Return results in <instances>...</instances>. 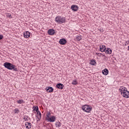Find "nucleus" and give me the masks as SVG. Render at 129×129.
Returning <instances> with one entry per match:
<instances>
[{"label":"nucleus","instance_id":"f257e3e1","mask_svg":"<svg viewBox=\"0 0 129 129\" xmlns=\"http://www.w3.org/2000/svg\"><path fill=\"white\" fill-rule=\"evenodd\" d=\"M4 66L5 68L8 69V70H14V71H18V69H17V67L11 62H5L4 63Z\"/></svg>","mask_w":129,"mask_h":129},{"label":"nucleus","instance_id":"f03ea898","mask_svg":"<svg viewBox=\"0 0 129 129\" xmlns=\"http://www.w3.org/2000/svg\"><path fill=\"white\" fill-rule=\"evenodd\" d=\"M66 20L65 19V18L62 17L61 16H56L55 19V22L58 23V24H63L65 23Z\"/></svg>","mask_w":129,"mask_h":129},{"label":"nucleus","instance_id":"7ed1b4c3","mask_svg":"<svg viewBox=\"0 0 129 129\" xmlns=\"http://www.w3.org/2000/svg\"><path fill=\"white\" fill-rule=\"evenodd\" d=\"M82 109L85 111V112L89 113L91 111L92 107L89 105H85L82 107Z\"/></svg>","mask_w":129,"mask_h":129},{"label":"nucleus","instance_id":"20e7f679","mask_svg":"<svg viewBox=\"0 0 129 129\" xmlns=\"http://www.w3.org/2000/svg\"><path fill=\"white\" fill-rule=\"evenodd\" d=\"M55 119L56 117H55V116L54 115L51 116L46 119L49 122H54Z\"/></svg>","mask_w":129,"mask_h":129},{"label":"nucleus","instance_id":"39448f33","mask_svg":"<svg viewBox=\"0 0 129 129\" xmlns=\"http://www.w3.org/2000/svg\"><path fill=\"white\" fill-rule=\"evenodd\" d=\"M122 96H123L125 98H129V92L126 90L125 92L122 93V94H121Z\"/></svg>","mask_w":129,"mask_h":129},{"label":"nucleus","instance_id":"423d86ee","mask_svg":"<svg viewBox=\"0 0 129 129\" xmlns=\"http://www.w3.org/2000/svg\"><path fill=\"white\" fill-rule=\"evenodd\" d=\"M60 45H65L67 43V40L65 38L60 39L58 42Z\"/></svg>","mask_w":129,"mask_h":129},{"label":"nucleus","instance_id":"0eeeda50","mask_svg":"<svg viewBox=\"0 0 129 129\" xmlns=\"http://www.w3.org/2000/svg\"><path fill=\"white\" fill-rule=\"evenodd\" d=\"M99 50L102 52H105V51H106V47L105 45H100Z\"/></svg>","mask_w":129,"mask_h":129},{"label":"nucleus","instance_id":"6e6552de","mask_svg":"<svg viewBox=\"0 0 129 129\" xmlns=\"http://www.w3.org/2000/svg\"><path fill=\"white\" fill-rule=\"evenodd\" d=\"M56 88H58V89H60V90H62V89L64 88V85L63 84L58 83L56 84Z\"/></svg>","mask_w":129,"mask_h":129},{"label":"nucleus","instance_id":"1a4fd4ad","mask_svg":"<svg viewBox=\"0 0 129 129\" xmlns=\"http://www.w3.org/2000/svg\"><path fill=\"white\" fill-rule=\"evenodd\" d=\"M71 9L72 11H74V12H77V11H78V6L73 5L71 6Z\"/></svg>","mask_w":129,"mask_h":129},{"label":"nucleus","instance_id":"9d476101","mask_svg":"<svg viewBox=\"0 0 129 129\" xmlns=\"http://www.w3.org/2000/svg\"><path fill=\"white\" fill-rule=\"evenodd\" d=\"M45 90L47 92H53L54 91V89L52 87H46Z\"/></svg>","mask_w":129,"mask_h":129},{"label":"nucleus","instance_id":"9b49d317","mask_svg":"<svg viewBox=\"0 0 129 129\" xmlns=\"http://www.w3.org/2000/svg\"><path fill=\"white\" fill-rule=\"evenodd\" d=\"M48 34L51 36L54 35L55 34V30L53 29H49L48 30Z\"/></svg>","mask_w":129,"mask_h":129},{"label":"nucleus","instance_id":"f8f14e48","mask_svg":"<svg viewBox=\"0 0 129 129\" xmlns=\"http://www.w3.org/2000/svg\"><path fill=\"white\" fill-rule=\"evenodd\" d=\"M126 88L124 87H121V88L119 89V91L121 92V94H122V93L126 91Z\"/></svg>","mask_w":129,"mask_h":129},{"label":"nucleus","instance_id":"ddd939ff","mask_svg":"<svg viewBox=\"0 0 129 129\" xmlns=\"http://www.w3.org/2000/svg\"><path fill=\"white\" fill-rule=\"evenodd\" d=\"M23 36L24 38H29L30 37V36H31V34L29 31H26V32H24L23 34Z\"/></svg>","mask_w":129,"mask_h":129},{"label":"nucleus","instance_id":"4468645a","mask_svg":"<svg viewBox=\"0 0 129 129\" xmlns=\"http://www.w3.org/2000/svg\"><path fill=\"white\" fill-rule=\"evenodd\" d=\"M102 73L103 74V75H108V70L107 69H105L102 71Z\"/></svg>","mask_w":129,"mask_h":129},{"label":"nucleus","instance_id":"2eb2a0df","mask_svg":"<svg viewBox=\"0 0 129 129\" xmlns=\"http://www.w3.org/2000/svg\"><path fill=\"white\" fill-rule=\"evenodd\" d=\"M75 39L76 41H80L82 40V36L81 35H77Z\"/></svg>","mask_w":129,"mask_h":129},{"label":"nucleus","instance_id":"dca6fc26","mask_svg":"<svg viewBox=\"0 0 129 129\" xmlns=\"http://www.w3.org/2000/svg\"><path fill=\"white\" fill-rule=\"evenodd\" d=\"M37 117L38 119H41V117H42V115L41 114V112L40 111H37Z\"/></svg>","mask_w":129,"mask_h":129},{"label":"nucleus","instance_id":"f3484780","mask_svg":"<svg viewBox=\"0 0 129 129\" xmlns=\"http://www.w3.org/2000/svg\"><path fill=\"white\" fill-rule=\"evenodd\" d=\"M105 52L107 54H111L112 50L110 48H108L107 49H106Z\"/></svg>","mask_w":129,"mask_h":129},{"label":"nucleus","instance_id":"a211bd4d","mask_svg":"<svg viewBox=\"0 0 129 129\" xmlns=\"http://www.w3.org/2000/svg\"><path fill=\"white\" fill-rule=\"evenodd\" d=\"M55 126L56 127H60L61 126V122L57 121L55 122Z\"/></svg>","mask_w":129,"mask_h":129},{"label":"nucleus","instance_id":"6ab92c4d","mask_svg":"<svg viewBox=\"0 0 129 129\" xmlns=\"http://www.w3.org/2000/svg\"><path fill=\"white\" fill-rule=\"evenodd\" d=\"M90 64L91 65H95V64H96V61L95 59L92 60L90 61Z\"/></svg>","mask_w":129,"mask_h":129},{"label":"nucleus","instance_id":"aec40b11","mask_svg":"<svg viewBox=\"0 0 129 129\" xmlns=\"http://www.w3.org/2000/svg\"><path fill=\"white\" fill-rule=\"evenodd\" d=\"M17 102L19 104H22V103H24V100H19L17 101Z\"/></svg>","mask_w":129,"mask_h":129},{"label":"nucleus","instance_id":"412c9836","mask_svg":"<svg viewBox=\"0 0 129 129\" xmlns=\"http://www.w3.org/2000/svg\"><path fill=\"white\" fill-rule=\"evenodd\" d=\"M72 84H73V85H77V80H74L73 81Z\"/></svg>","mask_w":129,"mask_h":129},{"label":"nucleus","instance_id":"4be33fe9","mask_svg":"<svg viewBox=\"0 0 129 129\" xmlns=\"http://www.w3.org/2000/svg\"><path fill=\"white\" fill-rule=\"evenodd\" d=\"M33 110L36 111V112H38V110H39V107H38V106L33 107Z\"/></svg>","mask_w":129,"mask_h":129},{"label":"nucleus","instance_id":"5701e85b","mask_svg":"<svg viewBox=\"0 0 129 129\" xmlns=\"http://www.w3.org/2000/svg\"><path fill=\"white\" fill-rule=\"evenodd\" d=\"M50 115H51V113L50 112H48L46 114V119L47 118H48L49 117H50Z\"/></svg>","mask_w":129,"mask_h":129},{"label":"nucleus","instance_id":"b1692460","mask_svg":"<svg viewBox=\"0 0 129 129\" xmlns=\"http://www.w3.org/2000/svg\"><path fill=\"white\" fill-rule=\"evenodd\" d=\"M14 111L15 113H19V112L20 111L18 109H15Z\"/></svg>","mask_w":129,"mask_h":129},{"label":"nucleus","instance_id":"393cba45","mask_svg":"<svg viewBox=\"0 0 129 129\" xmlns=\"http://www.w3.org/2000/svg\"><path fill=\"white\" fill-rule=\"evenodd\" d=\"M28 117H29L28 116H25L24 117V119L25 121H28Z\"/></svg>","mask_w":129,"mask_h":129},{"label":"nucleus","instance_id":"a878e982","mask_svg":"<svg viewBox=\"0 0 129 129\" xmlns=\"http://www.w3.org/2000/svg\"><path fill=\"white\" fill-rule=\"evenodd\" d=\"M25 126H26V128L29 129L28 122H25Z\"/></svg>","mask_w":129,"mask_h":129},{"label":"nucleus","instance_id":"bb28decb","mask_svg":"<svg viewBox=\"0 0 129 129\" xmlns=\"http://www.w3.org/2000/svg\"><path fill=\"white\" fill-rule=\"evenodd\" d=\"M28 127H29V129L32 127V124H31V122H28Z\"/></svg>","mask_w":129,"mask_h":129},{"label":"nucleus","instance_id":"cd10ccee","mask_svg":"<svg viewBox=\"0 0 129 129\" xmlns=\"http://www.w3.org/2000/svg\"><path fill=\"white\" fill-rule=\"evenodd\" d=\"M7 17L8 18H9L10 19H12V14L9 13L8 15H7Z\"/></svg>","mask_w":129,"mask_h":129},{"label":"nucleus","instance_id":"c85d7f7f","mask_svg":"<svg viewBox=\"0 0 129 129\" xmlns=\"http://www.w3.org/2000/svg\"><path fill=\"white\" fill-rule=\"evenodd\" d=\"M4 39V35L0 34V40H3Z\"/></svg>","mask_w":129,"mask_h":129},{"label":"nucleus","instance_id":"c756f323","mask_svg":"<svg viewBox=\"0 0 129 129\" xmlns=\"http://www.w3.org/2000/svg\"><path fill=\"white\" fill-rule=\"evenodd\" d=\"M128 44H129V42L127 41H125V46H126V45H128Z\"/></svg>","mask_w":129,"mask_h":129},{"label":"nucleus","instance_id":"7c9ffc66","mask_svg":"<svg viewBox=\"0 0 129 129\" xmlns=\"http://www.w3.org/2000/svg\"><path fill=\"white\" fill-rule=\"evenodd\" d=\"M100 55H102L103 57H104L105 58L106 57L104 54H103V53H100Z\"/></svg>","mask_w":129,"mask_h":129},{"label":"nucleus","instance_id":"2f4dec72","mask_svg":"<svg viewBox=\"0 0 129 129\" xmlns=\"http://www.w3.org/2000/svg\"><path fill=\"white\" fill-rule=\"evenodd\" d=\"M104 60H105V58H104Z\"/></svg>","mask_w":129,"mask_h":129},{"label":"nucleus","instance_id":"473e14b6","mask_svg":"<svg viewBox=\"0 0 129 129\" xmlns=\"http://www.w3.org/2000/svg\"><path fill=\"white\" fill-rule=\"evenodd\" d=\"M128 42V43H129V40L127 41Z\"/></svg>","mask_w":129,"mask_h":129}]
</instances>
